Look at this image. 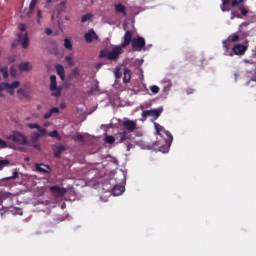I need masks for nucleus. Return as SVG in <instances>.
Instances as JSON below:
<instances>
[{"mask_svg": "<svg viewBox=\"0 0 256 256\" xmlns=\"http://www.w3.org/2000/svg\"><path fill=\"white\" fill-rule=\"evenodd\" d=\"M123 127L125 130L122 132H118L116 134V141L118 143H125V141H131V137H133V131L137 129V122L132 120H126L123 122Z\"/></svg>", "mask_w": 256, "mask_h": 256, "instance_id": "nucleus-1", "label": "nucleus"}, {"mask_svg": "<svg viewBox=\"0 0 256 256\" xmlns=\"http://www.w3.org/2000/svg\"><path fill=\"white\" fill-rule=\"evenodd\" d=\"M131 37H133V31L128 30L124 34V41L120 46H115L111 52L107 54V59L115 61L122 53L123 49L131 45Z\"/></svg>", "mask_w": 256, "mask_h": 256, "instance_id": "nucleus-2", "label": "nucleus"}, {"mask_svg": "<svg viewBox=\"0 0 256 256\" xmlns=\"http://www.w3.org/2000/svg\"><path fill=\"white\" fill-rule=\"evenodd\" d=\"M19 31L22 33H18V41L23 49H27L29 47V33L27 31V26L24 23L18 25Z\"/></svg>", "mask_w": 256, "mask_h": 256, "instance_id": "nucleus-3", "label": "nucleus"}, {"mask_svg": "<svg viewBox=\"0 0 256 256\" xmlns=\"http://www.w3.org/2000/svg\"><path fill=\"white\" fill-rule=\"evenodd\" d=\"M7 141H13L16 145H29L27 136L19 131H13L11 135L7 136Z\"/></svg>", "mask_w": 256, "mask_h": 256, "instance_id": "nucleus-4", "label": "nucleus"}, {"mask_svg": "<svg viewBox=\"0 0 256 256\" xmlns=\"http://www.w3.org/2000/svg\"><path fill=\"white\" fill-rule=\"evenodd\" d=\"M19 85H20L19 81H14L11 84L7 82L0 83V97H5V94H3V91H7L9 95H15V89H17Z\"/></svg>", "mask_w": 256, "mask_h": 256, "instance_id": "nucleus-5", "label": "nucleus"}, {"mask_svg": "<svg viewBox=\"0 0 256 256\" xmlns=\"http://www.w3.org/2000/svg\"><path fill=\"white\" fill-rule=\"evenodd\" d=\"M163 108L144 110L142 112V121H147V117H152V121H157L158 117H161Z\"/></svg>", "mask_w": 256, "mask_h": 256, "instance_id": "nucleus-6", "label": "nucleus"}, {"mask_svg": "<svg viewBox=\"0 0 256 256\" xmlns=\"http://www.w3.org/2000/svg\"><path fill=\"white\" fill-rule=\"evenodd\" d=\"M154 127L157 135H160L161 137L165 135L167 137L166 141L168 145H171V143H173V135L169 131L165 130L163 126H161L159 123H156V122H154Z\"/></svg>", "mask_w": 256, "mask_h": 256, "instance_id": "nucleus-7", "label": "nucleus"}, {"mask_svg": "<svg viewBox=\"0 0 256 256\" xmlns=\"http://www.w3.org/2000/svg\"><path fill=\"white\" fill-rule=\"evenodd\" d=\"M131 47L134 51H143L145 49V38L138 36L136 38L131 37Z\"/></svg>", "mask_w": 256, "mask_h": 256, "instance_id": "nucleus-8", "label": "nucleus"}, {"mask_svg": "<svg viewBox=\"0 0 256 256\" xmlns=\"http://www.w3.org/2000/svg\"><path fill=\"white\" fill-rule=\"evenodd\" d=\"M248 46L244 44H236L232 48V52H230L228 55L230 57H233L234 55H245V52L247 51Z\"/></svg>", "mask_w": 256, "mask_h": 256, "instance_id": "nucleus-9", "label": "nucleus"}, {"mask_svg": "<svg viewBox=\"0 0 256 256\" xmlns=\"http://www.w3.org/2000/svg\"><path fill=\"white\" fill-rule=\"evenodd\" d=\"M49 189L54 197H65L67 193L65 188L59 187L58 185L51 186Z\"/></svg>", "mask_w": 256, "mask_h": 256, "instance_id": "nucleus-10", "label": "nucleus"}, {"mask_svg": "<svg viewBox=\"0 0 256 256\" xmlns=\"http://www.w3.org/2000/svg\"><path fill=\"white\" fill-rule=\"evenodd\" d=\"M39 0H31L29 7L25 8L23 11L24 17H31L33 15V11H35V7H37V2Z\"/></svg>", "mask_w": 256, "mask_h": 256, "instance_id": "nucleus-11", "label": "nucleus"}, {"mask_svg": "<svg viewBox=\"0 0 256 256\" xmlns=\"http://www.w3.org/2000/svg\"><path fill=\"white\" fill-rule=\"evenodd\" d=\"M66 150L67 148L65 147V145H58L53 147L52 149L53 155L56 159H61V153H63Z\"/></svg>", "mask_w": 256, "mask_h": 256, "instance_id": "nucleus-12", "label": "nucleus"}, {"mask_svg": "<svg viewBox=\"0 0 256 256\" xmlns=\"http://www.w3.org/2000/svg\"><path fill=\"white\" fill-rule=\"evenodd\" d=\"M97 33H95V30L90 29L88 33L84 34V39L86 43H93V39H98Z\"/></svg>", "mask_w": 256, "mask_h": 256, "instance_id": "nucleus-13", "label": "nucleus"}, {"mask_svg": "<svg viewBox=\"0 0 256 256\" xmlns=\"http://www.w3.org/2000/svg\"><path fill=\"white\" fill-rule=\"evenodd\" d=\"M35 169L36 171H38V173H51V167H49V165L46 164H35Z\"/></svg>", "mask_w": 256, "mask_h": 256, "instance_id": "nucleus-14", "label": "nucleus"}, {"mask_svg": "<svg viewBox=\"0 0 256 256\" xmlns=\"http://www.w3.org/2000/svg\"><path fill=\"white\" fill-rule=\"evenodd\" d=\"M114 9L116 13H120L123 17H127V7L121 3H117L114 5Z\"/></svg>", "mask_w": 256, "mask_h": 256, "instance_id": "nucleus-15", "label": "nucleus"}, {"mask_svg": "<svg viewBox=\"0 0 256 256\" xmlns=\"http://www.w3.org/2000/svg\"><path fill=\"white\" fill-rule=\"evenodd\" d=\"M125 192V186L116 184L112 188V193L116 197H119V195H122Z\"/></svg>", "mask_w": 256, "mask_h": 256, "instance_id": "nucleus-16", "label": "nucleus"}, {"mask_svg": "<svg viewBox=\"0 0 256 256\" xmlns=\"http://www.w3.org/2000/svg\"><path fill=\"white\" fill-rule=\"evenodd\" d=\"M19 71L23 72V71H31V69H33V65H31V63L29 62H23L20 63L18 66Z\"/></svg>", "mask_w": 256, "mask_h": 256, "instance_id": "nucleus-17", "label": "nucleus"}, {"mask_svg": "<svg viewBox=\"0 0 256 256\" xmlns=\"http://www.w3.org/2000/svg\"><path fill=\"white\" fill-rule=\"evenodd\" d=\"M56 72H57V75L60 76V79L62 81H65V68L63 67V65L57 64L56 65Z\"/></svg>", "mask_w": 256, "mask_h": 256, "instance_id": "nucleus-18", "label": "nucleus"}, {"mask_svg": "<svg viewBox=\"0 0 256 256\" xmlns=\"http://www.w3.org/2000/svg\"><path fill=\"white\" fill-rule=\"evenodd\" d=\"M229 3H231V0H222L220 9L221 11H223V13H225L226 11H231V8H229Z\"/></svg>", "mask_w": 256, "mask_h": 256, "instance_id": "nucleus-19", "label": "nucleus"}, {"mask_svg": "<svg viewBox=\"0 0 256 256\" xmlns=\"http://www.w3.org/2000/svg\"><path fill=\"white\" fill-rule=\"evenodd\" d=\"M129 81H131V70L129 68H125L123 83H129Z\"/></svg>", "mask_w": 256, "mask_h": 256, "instance_id": "nucleus-20", "label": "nucleus"}, {"mask_svg": "<svg viewBox=\"0 0 256 256\" xmlns=\"http://www.w3.org/2000/svg\"><path fill=\"white\" fill-rule=\"evenodd\" d=\"M57 11H58V15H60V13H63L64 11L67 10V1H62L60 4L57 5Z\"/></svg>", "mask_w": 256, "mask_h": 256, "instance_id": "nucleus-21", "label": "nucleus"}, {"mask_svg": "<svg viewBox=\"0 0 256 256\" xmlns=\"http://www.w3.org/2000/svg\"><path fill=\"white\" fill-rule=\"evenodd\" d=\"M57 87V76L51 75L50 76V90L55 89Z\"/></svg>", "mask_w": 256, "mask_h": 256, "instance_id": "nucleus-22", "label": "nucleus"}, {"mask_svg": "<svg viewBox=\"0 0 256 256\" xmlns=\"http://www.w3.org/2000/svg\"><path fill=\"white\" fill-rule=\"evenodd\" d=\"M64 47L68 51H73V44L71 43V40L69 38L64 39Z\"/></svg>", "mask_w": 256, "mask_h": 256, "instance_id": "nucleus-23", "label": "nucleus"}, {"mask_svg": "<svg viewBox=\"0 0 256 256\" xmlns=\"http://www.w3.org/2000/svg\"><path fill=\"white\" fill-rule=\"evenodd\" d=\"M50 91H51L53 97H61V91H62L61 87H55V89L50 90Z\"/></svg>", "mask_w": 256, "mask_h": 256, "instance_id": "nucleus-24", "label": "nucleus"}, {"mask_svg": "<svg viewBox=\"0 0 256 256\" xmlns=\"http://www.w3.org/2000/svg\"><path fill=\"white\" fill-rule=\"evenodd\" d=\"M18 96L20 97H25L26 99H29V94H27V91H25V89L20 88L17 90Z\"/></svg>", "mask_w": 256, "mask_h": 256, "instance_id": "nucleus-25", "label": "nucleus"}, {"mask_svg": "<svg viewBox=\"0 0 256 256\" xmlns=\"http://www.w3.org/2000/svg\"><path fill=\"white\" fill-rule=\"evenodd\" d=\"M115 140H117V136H111V135H107L105 137V142L108 143L109 145H113V143H115Z\"/></svg>", "mask_w": 256, "mask_h": 256, "instance_id": "nucleus-26", "label": "nucleus"}, {"mask_svg": "<svg viewBox=\"0 0 256 256\" xmlns=\"http://www.w3.org/2000/svg\"><path fill=\"white\" fill-rule=\"evenodd\" d=\"M127 144V151H131V149H134L135 147V141H133V137H131V140L125 141Z\"/></svg>", "mask_w": 256, "mask_h": 256, "instance_id": "nucleus-27", "label": "nucleus"}, {"mask_svg": "<svg viewBox=\"0 0 256 256\" xmlns=\"http://www.w3.org/2000/svg\"><path fill=\"white\" fill-rule=\"evenodd\" d=\"M9 165H11V162H9V160H0V171H3L4 167H9Z\"/></svg>", "mask_w": 256, "mask_h": 256, "instance_id": "nucleus-28", "label": "nucleus"}, {"mask_svg": "<svg viewBox=\"0 0 256 256\" xmlns=\"http://www.w3.org/2000/svg\"><path fill=\"white\" fill-rule=\"evenodd\" d=\"M0 72L2 73L4 79H7L9 77V67L4 66L0 69Z\"/></svg>", "mask_w": 256, "mask_h": 256, "instance_id": "nucleus-29", "label": "nucleus"}, {"mask_svg": "<svg viewBox=\"0 0 256 256\" xmlns=\"http://www.w3.org/2000/svg\"><path fill=\"white\" fill-rule=\"evenodd\" d=\"M39 139H41V135L39 133L37 132L32 133V136H31L32 143H37Z\"/></svg>", "mask_w": 256, "mask_h": 256, "instance_id": "nucleus-30", "label": "nucleus"}, {"mask_svg": "<svg viewBox=\"0 0 256 256\" xmlns=\"http://www.w3.org/2000/svg\"><path fill=\"white\" fill-rule=\"evenodd\" d=\"M93 17V14L88 13L82 16L81 21L82 23H87L91 18Z\"/></svg>", "mask_w": 256, "mask_h": 256, "instance_id": "nucleus-31", "label": "nucleus"}, {"mask_svg": "<svg viewBox=\"0 0 256 256\" xmlns=\"http://www.w3.org/2000/svg\"><path fill=\"white\" fill-rule=\"evenodd\" d=\"M48 135L49 137H54L55 139H61V135H59V131L57 130L50 132Z\"/></svg>", "mask_w": 256, "mask_h": 256, "instance_id": "nucleus-32", "label": "nucleus"}, {"mask_svg": "<svg viewBox=\"0 0 256 256\" xmlns=\"http://www.w3.org/2000/svg\"><path fill=\"white\" fill-rule=\"evenodd\" d=\"M65 61L68 63V65L73 66L75 65V62L73 61V55H68L65 57Z\"/></svg>", "mask_w": 256, "mask_h": 256, "instance_id": "nucleus-33", "label": "nucleus"}, {"mask_svg": "<svg viewBox=\"0 0 256 256\" xmlns=\"http://www.w3.org/2000/svg\"><path fill=\"white\" fill-rule=\"evenodd\" d=\"M115 77H116V79H121V77H122V75H123V72H121V68H119V67H117L116 69H115Z\"/></svg>", "mask_w": 256, "mask_h": 256, "instance_id": "nucleus-34", "label": "nucleus"}, {"mask_svg": "<svg viewBox=\"0 0 256 256\" xmlns=\"http://www.w3.org/2000/svg\"><path fill=\"white\" fill-rule=\"evenodd\" d=\"M150 91L153 93V95H157V93H159V86L157 85L151 86Z\"/></svg>", "mask_w": 256, "mask_h": 256, "instance_id": "nucleus-35", "label": "nucleus"}, {"mask_svg": "<svg viewBox=\"0 0 256 256\" xmlns=\"http://www.w3.org/2000/svg\"><path fill=\"white\" fill-rule=\"evenodd\" d=\"M231 43H237L239 41V36L237 34H233L232 36L229 37Z\"/></svg>", "mask_w": 256, "mask_h": 256, "instance_id": "nucleus-36", "label": "nucleus"}, {"mask_svg": "<svg viewBox=\"0 0 256 256\" xmlns=\"http://www.w3.org/2000/svg\"><path fill=\"white\" fill-rule=\"evenodd\" d=\"M74 141H81L83 143V141H85V138L83 137V134H77L76 136H74Z\"/></svg>", "mask_w": 256, "mask_h": 256, "instance_id": "nucleus-37", "label": "nucleus"}, {"mask_svg": "<svg viewBox=\"0 0 256 256\" xmlns=\"http://www.w3.org/2000/svg\"><path fill=\"white\" fill-rule=\"evenodd\" d=\"M244 0H232L231 1V7H237V5H241Z\"/></svg>", "mask_w": 256, "mask_h": 256, "instance_id": "nucleus-38", "label": "nucleus"}, {"mask_svg": "<svg viewBox=\"0 0 256 256\" xmlns=\"http://www.w3.org/2000/svg\"><path fill=\"white\" fill-rule=\"evenodd\" d=\"M38 131H39V133H40L43 137H45V135H47V129H45V128L41 127V126H39Z\"/></svg>", "mask_w": 256, "mask_h": 256, "instance_id": "nucleus-39", "label": "nucleus"}, {"mask_svg": "<svg viewBox=\"0 0 256 256\" xmlns=\"http://www.w3.org/2000/svg\"><path fill=\"white\" fill-rule=\"evenodd\" d=\"M43 18L42 16V11L41 10H37V23L41 24V19Z\"/></svg>", "mask_w": 256, "mask_h": 256, "instance_id": "nucleus-40", "label": "nucleus"}, {"mask_svg": "<svg viewBox=\"0 0 256 256\" xmlns=\"http://www.w3.org/2000/svg\"><path fill=\"white\" fill-rule=\"evenodd\" d=\"M71 75H72V77H79V69L78 68H74L71 71Z\"/></svg>", "mask_w": 256, "mask_h": 256, "instance_id": "nucleus-41", "label": "nucleus"}, {"mask_svg": "<svg viewBox=\"0 0 256 256\" xmlns=\"http://www.w3.org/2000/svg\"><path fill=\"white\" fill-rule=\"evenodd\" d=\"M0 149H7V143L0 138Z\"/></svg>", "mask_w": 256, "mask_h": 256, "instance_id": "nucleus-42", "label": "nucleus"}, {"mask_svg": "<svg viewBox=\"0 0 256 256\" xmlns=\"http://www.w3.org/2000/svg\"><path fill=\"white\" fill-rule=\"evenodd\" d=\"M240 13L243 17H246V15L249 14V10L245 9V8H240Z\"/></svg>", "mask_w": 256, "mask_h": 256, "instance_id": "nucleus-43", "label": "nucleus"}, {"mask_svg": "<svg viewBox=\"0 0 256 256\" xmlns=\"http://www.w3.org/2000/svg\"><path fill=\"white\" fill-rule=\"evenodd\" d=\"M244 63H247L248 65H255V60H253V58L245 59Z\"/></svg>", "mask_w": 256, "mask_h": 256, "instance_id": "nucleus-44", "label": "nucleus"}, {"mask_svg": "<svg viewBox=\"0 0 256 256\" xmlns=\"http://www.w3.org/2000/svg\"><path fill=\"white\" fill-rule=\"evenodd\" d=\"M235 18L241 19V14L235 15V12H231V17H230V19L233 20V19H235Z\"/></svg>", "mask_w": 256, "mask_h": 256, "instance_id": "nucleus-45", "label": "nucleus"}, {"mask_svg": "<svg viewBox=\"0 0 256 256\" xmlns=\"http://www.w3.org/2000/svg\"><path fill=\"white\" fill-rule=\"evenodd\" d=\"M44 33H45L46 35H48V36H51V35H53V30H52L51 28H46L45 31H44Z\"/></svg>", "mask_w": 256, "mask_h": 256, "instance_id": "nucleus-46", "label": "nucleus"}, {"mask_svg": "<svg viewBox=\"0 0 256 256\" xmlns=\"http://www.w3.org/2000/svg\"><path fill=\"white\" fill-rule=\"evenodd\" d=\"M10 75H12V77H15L17 75V70H15L14 67L10 68Z\"/></svg>", "mask_w": 256, "mask_h": 256, "instance_id": "nucleus-47", "label": "nucleus"}, {"mask_svg": "<svg viewBox=\"0 0 256 256\" xmlns=\"http://www.w3.org/2000/svg\"><path fill=\"white\" fill-rule=\"evenodd\" d=\"M28 127H29V129H38L39 128V124H36V123L28 124Z\"/></svg>", "mask_w": 256, "mask_h": 256, "instance_id": "nucleus-48", "label": "nucleus"}, {"mask_svg": "<svg viewBox=\"0 0 256 256\" xmlns=\"http://www.w3.org/2000/svg\"><path fill=\"white\" fill-rule=\"evenodd\" d=\"M50 113L53 115V113H59V108H57V107H54V108H52V109H50Z\"/></svg>", "mask_w": 256, "mask_h": 256, "instance_id": "nucleus-49", "label": "nucleus"}, {"mask_svg": "<svg viewBox=\"0 0 256 256\" xmlns=\"http://www.w3.org/2000/svg\"><path fill=\"white\" fill-rule=\"evenodd\" d=\"M53 114L51 113V110H49V112H47L46 114H44V119H50V117L52 116Z\"/></svg>", "mask_w": 256, "mask_h": 256, "instance_id": "nucleus-50", "label": "nucleus"}, {"mask_svg": "<svg viewBox=\"0 0 256 256\" xmlns=\"http://www.w3.org/2000/svg\"><path fill=\"white\" fill-rule=\"evenodd\" d=\"M107 52H105V51H100V55H99V57H101V58H105V57H107Z\"/></svg>", "mask_w": 256, "mask_h": 256, "instance_id": "nucleus-51", "label": "nucleus"}, {"mask_svg": "<svg viewBox=\"0 0 256 256\" xmlns=\"http://www.w3.org/2000/svg\"><path fill=\"white\" fill-rule=\"evenodd\" d=\"M17 177H19V173L13 172L12 179H17Z\"/></svg>", "mask_w": 256, "mask_h": 256, "instance_id": "nucleus-52", "label": "nucleus"}, {"mask_svg": "<svg viewBox=\"0 0 256 256\" xmlns=\"http://www.w3.org/2000/svg\"><path fill=\"white\" fill-rule=\"evenodd\" d=\"M103 67V64L102 63H99L96 65V69H101Z\"/></svg>", "mask_w": 256, "mask_h": 256, "instance_id": "nucleus-53", "label": "nucleus"}, {"mask_svg": "<svg viewBox=\"0 0 256 256\" xmlns=\"http://www.w3.org/2000/svg\"><path fill=\"white\" fill-rule=\"evenodd\" d=\"M251 57H252L253 59H256V51H253V52H252Z\"/></svg>", "mask_w": 256, "mask_h": 256, "instance_id": "nucleus-54", "label": "nucleus"}, {"mask_svg": "<svg viewBox=\"0 0 256 256\" xmlns=\"http://www.w3.org/2000/svg\"><path fill=\"white\" fill-rule=\"evenodd\" d=\"M33 147L34 149H38V150L41 149V146H39V144H35Z\"/></svg>", "mask_w": 256, "mask_h": 256, "instance_id": "nucleus-55", "label": "nucleus"}, {"mask_svg": "<svg viewBox=\"0 0 256 256\" xmlns=\"http://www.w3.org/2000/svg\"><path fill=\"white\" fill-rule=\"evenodd\" d=\"M45 1H46V3L50 4V3H55V1H57V0H45Z\"/></svg>", "mask_w": 256, "mask_h": 256, "instance_id": "nucleus-56", "label": "nucleus"}, {"mask_svg": "<svg viewBox=\"0 0 256 256\" xmlns=\"http://www.w3.org/2000/svg\"><path fill=\"white\" fill-rule=\"evenodd\" d=\"M65 107H67V105H65V103L60 104L61 109H65Z\"/></svg>", "mask_w": 256, "mask_h": 256, "instance_id": "nucleus-57", "label": "nucleus"}, {"mask_svg": "<svg viewBox=\"0 0 256 256\" xmlns=\"http://www.w3.org/2000/svg\"><path fill=\"white\" fill-rule=\"evenodd\" d=\"M191 93H193V89H188V90H187V94H188V95H191Z\"/></svg>", "mask_w": 256, "mask_h": 256, "instance_id": "nucleus-58", "label": "nucleus"}, {"mask_svg": "<svg viewBox=\"0 0 256 256\" xmlns=\"http://www.w3.org/2000/svg\"><path fill=\"white\" fill-rule=\"evenodd\" d=\"M51 19L52 21H55V14H52Z\"/></svg>", "mask_w": 256, "mask_h": 256, "instance_id": "nucleus-59", "label": "nucleus"}, {"mask_svg": "<svg viewBox=\"0 0 256 256\" xmlns=\"http://www.w3.org/2000/svg\"><path fill=\"white\" fill-rule=\"evenodd\" d=\"M232 13H235V15H240L237 11H232Z\"/></svg>", "mask_w": 256, "mask_h": 256, "instance_id": "nucleus-60", "label": "nucleus"}, {"mask_svg": "<svg viewBox=\"0 0 256 256\" xmlns=\"http://www.w3.org/2000/svg\"><path fill=\"white\" fill-rule=\"evenodd\" d=\"M65 20H66V21H70L71 19H69V17L66 16V17H65Z\"/></svg>", "mask_w": 256, "mask_h": 256, "instance_id": "nucleus-61", "label": "nucleus"}, {"mask_svg": "<svg viewBox=\"0 0 256 256\" xmlns=\"http://www.w3.org/2000/svg\"><path fill=\"white\" fill-rule=\"evenodd\" d=\"M44 126H45V127H49V123H45Z\"/></svg>", "mask_w": 256, "mask_h": 256, "instance_id": "nucleus-62", "label": "nucleus"}, {"mask_svg": "<svg viewBox=\"0 0 256 256\" xmlns=\"http://www.w3.org/2000/svg\"><path fill=\"white\" fill-rule=\"evenodd\" d=\"M37 109H41V106H40V105H38V106H37Z\"/></svg>", "mask_w": 256, "mask_h": 256, "instance_id": "nucleus-63", "label": "nucleus"}, {"mask_svg": "<svg viewBox=\"0 0 256 256\" xmlns=\"http://www.w3.org/2000/svg\"><path fill=\"white\" fill-rule=\"evenodd\" d=\"M242 25H245V23H242Z\"/></svg>", "mask_w": 256, "mask_h": 256, "instance_id": "nucleus-64", "label": "nucleus"}]
</instances>
